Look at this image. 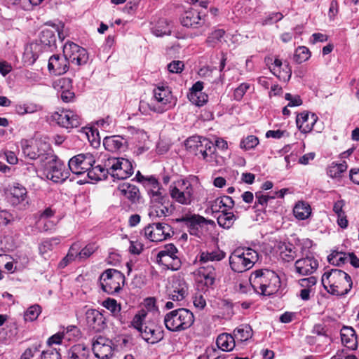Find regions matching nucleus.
<instances>
[{
	"label": "nucleus",
	"instance_id": "obj_1",
	"mask_svg": "<svg viewBox=\"0 0 359 359\" xmlns=\"http://www.w3.org/2000/svg\"><path fill=\"white\" fill-rule=\"evenodd\" d=\"M321 282L328 293L336 296L346 295L353 286L351 276L337 269L326 270L322 276Z\"/></svg>",
	"mask_w": 359,
	"mask_h": 359
},
{
	"label": "nucleus",
	"instance_id": "obj_2",
	"mask_svg": "<svg viewBox=\"0 0 359 359\" xmlns=\"http://www.w3.org/2000/svg\"><path fill=\"white\" fill-rule=\"evenodd\" d=\"M250 286L258 294L270 296L279 288L280 280L273 271L264 269L252 273L249 278Z\"/></svg>",
	"mask_w": 359,
	"mask_h": 359
},
{
	"label": "nucleus",
	"instance_id": "obj_3",
	"mask_svg": "<svg viewBox=\"0 0 359 359\" xmlns=\"http://www.w3.org/2000/svg\"><path fill=\"white\" fill-rule=\"evenodd\" d=\"M147 312L141 310L136 314L132 321L133 326L137 330L144 340L150 344H156L163 339V330L154 324L144 323Z\"/></svg>",
	"mask_w": 359,
	"mask_h": 359
},
{
	"label": "nucleus",
	"instance_id": "obj_4",
	"mask_svg": "<svg viewBox=\"0 0 359 359\" xmlns=\"http://www.w3.org/2000/svg\"><path fill=\"white\" fill-rule=\"evenodd\" d=\"M258 260V253L252 248H237L229 257L231 269L237 273L250 269Z\"/></svg>",
	"mask_w": 359,
	"mask_h": 359
},
{
	"label": "nucleus",
	"instance_id": "obj_5",
	"mask_svg": "<svg viewBox=\"0 0 359 359\" xmlns=\"http://www.w3.org/2000/svg\"><path fill=\"white\" fill-rule=\"evenodd\" d=\"M194 322V314L187 309L180 308L167 313L164 317L165 327L177 332L190 327Z\"/></svg>",
	"mask_w": 359,
	"mask_h": 359
},
{
	"label": "nucleus",
	"instance_id": "obj_6",
	"mask_svg": "<svg viewBox=\"0 0 359 359\" xmlns=\"http://www.w3.org/2000/svg\"><path fill=\"white\" fill-rule=\"evenodd\" d=\"M48 149L44 161L46 163V177L54 182H62L69 177V172L65 170V165L58 160L50 149L49 145H46Z\"/></svg>",
	"mask_w": 359,
	"mask_h": 359
},
{
	"label": "nucleus",
	"instance_id": "obj_7",
	"mask_svg": "<svg viewBox=\"0 0 359 359\" xmlns=\"http://www.w3.org/2000/svg\"><path fill=\"white\" fill-rule=\"evenodd\" d=\"M102 290L109 294L118 292L125 284V276L121 271L109 269L105 270L100 277Z\"/></svg>",
	"mask_w": 359,
	"mask_h": 359
},
{
	"label": "nucleus",
	"instance_id": "obj_8",
	"mask_svg": "<svg viewBox=\"0 0 359 359\" xmlns=\"http://www.w3.org/2000/svg\"><path fill=\"white\" fill-rule=\"evenodd\" d=\"M187 147L192 149L196 156L201 155L206 161H216V148L214 144L205 137H192L187 140Z\"/></svg>",
	"mask_w": 359,
	"mask_h": 359
},
{
	"label": "nucleus",
	"instance_id": "obj_9",
	"mask_svg": "<svg viewBox=\"0 0 359 359\" xmlns=\"http://www.w3.org/2000/svg\"><path fill=\"white\" fill-rule=\"evenodd\" d=\"M151 201L156 203L151 206L149 212V216L153 222L158 218L165 217L172 212L170 208L172 205L168 196L163 194L159 190H151Z\"/></svg>",
	"mask_w": 359,
	"mask_h": 359
},
{
	"label": "nucleus",
	"instance_id": "obj_10",
	"mask_svg": "<svg viewBox=\"0 0 359 359\" xmlns=\"http://www.w3.org/2000/svg\"><path fill=\"white\" fill-rule=\"evenodd\" d=\"M175 105V101L170 90L168 86H158L154 90V100L148 104L151 110L163 113L172 108Z\"/></svg>",
	"mask_w": 359,
	"mask_h": 359
},
{
	"label": "nucleus",
	"instance_id": "obj_11",
	"mask_svg": "<svg viewBox=\"0 0 359 359\" xmlns=\"http://www.w3.org/2000/svg\"><path fill=\"white\" fill-rule=\"evenodd\" d=\"M170 197L182 205H190L194 201V187L191 183L185 180L175 182L170 186Z\"/></svg>",
	"mask_w": 359,
	"mask_h": 359
},
{
	"label": "nucleus",
	"instance_id": "obj_12",
	"mask_svg": "<svg viewBox=\"0 0 359 359\" xmlns=\"http://www.w3.org/2000/svg\"><path fill=\"white\" fill-rule=\"evenodd\" d=\"M156 260L159 264L172 271H177L182 266V262L179 257V251L172 243L165 245L164 248L158 252Z\"/></svg>",
	"mask_w": 359,
	"mask_h": 359
},
{
	"label": "nucleus",
	"instance_id": "obj_13",
	"mask_svg": "<svg viewBox=\"0 0 359 359\" xmlns=\"http://www.w3.org/2000/svg\"><path fill=\"white\" fill-rule=\"evenodd\" d=\"M109 167L110 175L118 180H125L130 177L133 173L132 163L124 158H109L104 164Z\"/></svg>",
	"mask_w": 359,
	"mask_h": 359
},
{
	"label": "nucleus",
	"instance_id": "obj_14",
	"mask_svg": "<svg viewBox=\"0 0 359 359\" xmlns=\"http://www.w3.org/2000/svg\"><path fill=\"white\" fill-rule=\"evenodd\" d=\"M144 236L152 242L163 241L173 234L172 227L162 222H154L144 229Z\"/></svg>",
	"mask_w": 359,
	"mask_h": 359
},
{
	"label": "nucleus",
	"instance_id": "obj_15",
	"mask_svg": "<svg viewBox=\"0 0 359 359\" xmlns=\"http://www.w3.org/2000/svg\"><path fill=\"white\" fill-rule=\"evenodd\" d=\"M95 159L90 153L79 154L71 158L68 162L69 170L79 175L88 173V171L95 164Z\"/></svg>",
	"mask_w": 359,
	"mask_h": 359
},
{
	"label": "nucleus",
	"instance_id": "obj_16",
	"mask_svg": "<svg viewBox=\"0 0 359 359\" xmlns=\"http://www.w3.org/2000/svg\"><path fill=\"white\" fill-rule=\"evenodd\" d=\"M63 54L69 62L78 66L86 64L88 60L87 50L73 42H67L64 45Z\"/></svg>",
	"mask_w": 359,
	"mask_h": 359
},
{
	"label": "nucleus",
	"instance_id": "obj_17",
	"mask_svg": "<svg viewBox=\"0 0 359 359\" xmlns=\"http://www.w3.org/2000/svg\"><path fill=\"white\" fill-rule=\"evenodd\" d=\"M52 118L59 126L66 128H77L81 125L80 116L71 110L55 112Z\"/></svg>",
	"mask_w": 359,
	"mask_h": 359
},
{
	"label": "nucleus",
	"instance_id": "obj_18",
	"mask_svg": "<svg viewBox=\"0 0 359 359\" xmlns=\"http://www.w3.org/2000/svg\"><path fill=\"white\" fill-rule=\"evenodd\" d=\"M111 341L99 336L93 341V351L95 357L100 359H108L112 355Z\"/></svg>",
	"mask_w": 359,
	"mask_h": 359
},
{
	"label": "nucleus",
	"instance_id": "obj_19",
	"mask_svg": "<svg viewBox=\"0 0 359 359\" xmlns=\"http://www.w3.org/2000/svg\"><path fill=\"white\" fill-rule=\"evenodd\" d=\"M177 222L184 223L189 229V231L192 235H196L198 232V228L208 224V221L199 215H185L181 218L176 219Z\"/></svg>",
	"mask_w": 359,
	"mask_h": 359
},
{
	"label": "nucleus",
	"instance_id": "obj_20",
	"mask_svg": "<svg viewBox=\"0 0 359 359\" xmlns=\"http://www.w3.org/2000/svg\"><path fill=\"white\" fill-rule=\"evenodd\" d=\"M48 69L55 75L64 74L69 69V62L64 55H53L48 60Z\"/></svg>",
	"mask_w": 359,
	"mask_h": 359
},
{
	"label": "nucleus",
	"instance_id": "obj_21",
	"mask_svg": "<svg viewBox=\"0 0 359 359\" xmlns=\"http://www.w3.org/2000/svg\"><path fill=\"white\" fill-rule=\"evenodd\" d=\"M86 319L88 325L96 332L103 330L105 327L104 317L96 309H88Z\"/></svg>",
	"mask_w": 359,
	"mask_h": 359
},
{
	"label": "nucleus",
	"instance_id": "obj_22",
	"mask_svg": "<svg viewBox=\"0 0 359 359\" xmlns=\"http://www.w3.org/2000/svg\"><path fill=\"white\" fill-rule=\"evenodd\" d=\"M188 285L182 278H175L172 283L169 298L175 302L183 300L188 294Z\"/></svg>",
	"mask_w": 359,
	"mask_h": 359
},
{
	"label": "nucleus",
	"instance_id": "obj_23",
	"mask_svg": "<svg viewBox=\"0 0 359 359\" xmlns=\"http://www.w3.org/2000/svg\"><path fill=\"white\" fill-rule=\"evenodd\" d=\"M318 266L317 260L310 257L299 259L294 264L296 272L302 276L313 273L317 269Z\"/></svg>",
	"mask_w": 359,
	"mask_h": 359
},
{
	"label": "nucleus",
	"instance_id": "obj_24",
	"mask_svg": "<svg viewBox=\"0 0 359 359\" xmlns=\"http://www.w3.org/2000/svg\"><path fill=\"white\" fill-rule=\"evenodd\" d=\"M317 120L318 116L315 114L302 112L297 116L296 123L301 132L307 133L312 130Z\"/></svg>",
	"mask_w": 359,
	"mask_h": 359
},
{
	"label": "nucleus",
	"instance_id": "obj_25",
	"mask_svg": "<svg viewBox=\"0 0 359 359\" xmlns=\"http://www.w3.org/2000/svg\"><path fill=\"white\" fill-rule=\"evenodd\" d=\"M342 344L351 350L358 347V339L355 330L352 327L344 326L340 331Z\"/></svg>",
	"mask_w": 359,
	"mask_h": 359
},
{
	"label": "nucleus",
	"instance_id": "obj_26",
	"mask_svg": "<svg viewBox=\"0 0 359 359\" xmlns=\"http://www.w3.org/2000/svg\"><path fill=\"white\" fill-rule=\"evenodd\" d=\"M203 88V82H196L191 88L188 95L189 100L194 104L202 106L208 101V95L202 93Z\"/></svg>",
	"mask_w": 359,
	"mask_h": 359
},
{
	"label": "nucleus",
	"instance_id": "obj_27",
	"mask_svg": "<svg viewBox=\"0 0 359 359\" xmlns=\"http://www.w3.org/2000/svg\"><path fill=\"white\" fill-rule=\"evenodd\" d=\"M181 24L187 27H198L201 26L204 21L201 19L199 13L194 9L185 11L181 19Z\"/></svg>",
	"mask_w": 359,
	"mask_h": 359
},
{
	"label": "nucleus",
	"instance_id": "obj_28",
	"mask_svg": "<svg viewBox=\"0 0 359 359\" xmlns=\"http://www.w3.org/2000/svg\"><path fill=\"white\" fill-rule=\"evenodd\" d=\"M56 32L59 37H60V32H58L57 28L55 26H53L50 28H44L40 34L41 43L45 46L50 47L52 46H55L56 43Z\"/></svg>",
	"mask_w": 359,
	"mask_h": 359
},
{
	"label": "nucleus",
	"instance_id": "obj_29",
	"mask_svg": "<svg viewBox=\"0 0 359 359\" xmlns=\"http://www.w3.org/2000/svg\"><path fill=\"white\" fill-rule=\"evenodd\" d=\"M126 143L125 139L119 135L106 137L104 139L103 144L108 151L114 152L123 149Z\"/></svg>",
	"mask_w": 359,
	"mask_h": 359
},
{
	"label": "nucleus",
	"instance_id": "obj_30",
	"mask_svg": "<svg viewBox=\"0 0 359 359\" xmlns=\"http://www.w3.org/2000/svg\"><path fill=\"white\" fill-rule=\"evenodd\" d=\"M235 338L230 334H220L216 340L217 347L223 351H231L235 346Z\"/></svg>",
	"mask_w": 359,
	"mask_h": 359
},
{
	"label": "nucleus",
	"instance_id": "obj_31",
	"mask_svg": "<svg viewBox=\"0 0 359 359\" xmlns=\"http://www.w3.org/2000/svg\"><path fill=\"white\" fill-rule=\"evenodd\" d=\"M89 351L83 344L72 346L67 352V359H88Z\"/></svg>",
	"mask_w": 359,
	"mask_h": 359
},
{
	"label": "nucleus",
	"instance_id": "obj_32",
	"mask_svg": "<svg viewBox=\"0 0 359 359\" xmlns=\"http://www.w3.org/2000/svg\"><path fill=\"white\" fill-rule=\"evenodd\" d=\"M199 274L203 278L204 284L207 287L212 286L215 280L217 273L215 267L212 265H207L201 267Z\"/></svg>",
	"mask_w": 359,
	"mask_h": 359
},
{
	"label": "nucleus",
	"instance_id": "obj_33",
	"mask_svg": "<svg viewBox=\"0 0 359 359\" xmlns=\"http://www.w3.org/2000/svg\"><path fill=\"white\" fill-rule=\"evenodd\" d=\"M225 252L219 249L211 252H202L200 254L199 261L203 263L208 262H219L225 257Z\"/></svg>",
	"mask_w": 359,
	"mask_h": 359
},
{
	"label": "nucleus",
	"instance_id": "obj_34",
	"mask_svg": "<svg viewBox=\"0 0 359 359\" xmlns=\"http://www.w3.org/2000/svg\"><path fill=\"white\" fill-rule=\"evenodd\" d=\"M293 212L297 219L304 220L310 216L311 208L309 203L299 201L294 207Z\"/></svg>",
	"mask_w": 359,
	"mask_h": 359
},
{
	"label": "nucleus",
	"instance_id": "obj_35",
	"mask_svg": "<svg viewBox=\"0 0 359 359\" xmlns=\"http://www.w3.org/2000/svg\"><path fill=\"white\" fill-rule=\"evenodd\" d=\"M225 32L224 29H216L212 32L208 36L205 43L208 46L215 48L219 46L224 40Z\"/></svg>",
	"mask_w": 359,
	"mask_h": 359
},
{
	"label": "nucleus",
	"instance_id": "obj_36",
	"mask_svg": "<svg viewBox=\"0 0 359 359\" xmlns=\"http://www.w3.org/2000/svg\"><path fill=\"white\" fill-rule=\"evenodd\" d=\"M118 191L133 202L138 198L139 189L135 185L123 183L118 186Z\"/></svg>",
	"mask_w": 359,
	"mask_h": 359
},
{
	"label": "nucleus",
	"instance_id": "obj_37",
	"mask_svg": "<svg viewBox=\"0 0 359 359\" xmlns=\"http://www.w3.org/2000/svg\"><path fill=\"white\" fill-rule=\"evenodd\" d=\"M252 334L253 332L252 327L247 324L241 325L233 331V337L241 341L248 340L252 337Z\"/></svg>",
	"mask_w": 359,
	"mask_h": 359
},
{
	"label": "nucleus",
	"instance_id": "obj_38",
	"mask_svg": "<svg viewBox=\"0 0 359 359\" xmlns=\"http://www.w3.org/2000/svg\"><path fill=\"white\" fill-rule=\"evenodd\" d=\"M109 173V167L104 168L102 165L92 166L88 171L87 175L89 179L93 180H102L107 177V175Z\"/></svg>",
	"mask_w": 359,
	"mask_h": 359
},
{
	"label": "nucleus",
	"instance_id": "obj_39",
	"mask_svg": "<svg viewBox=\"0 0 359 359\" xmlns=\"http://www.w3.org/2000/svg\"><path fill=\"white\" fill-rule=\"evenodd\" d=\"M218 224L224 228L229 229L236 220V216L231 212L222 210L217 217Z\"/></svg>",
	"mask_w": 359,
	"mask_h": 359
},
{
	"label": "nucleus",
	"instance_id": "obj_40",
	"mask_svg": "<svg viewBox=\"0 0 359 359\" xmlns=\"http://www.w3.org/2000/svg\"><path fill=\"white\" fill-rule=\"evenodd\" d=\"M171 27L165 20H161L156 25L152 28V33L156 36L170 35L172 32Z\"/></svg>",
	"mask_w": 359,
	"mask_h": 359
},
{
	"label": "nucleus",
	"instance_id": "obj_41",
	"mask_svg": "<svg viewBox=\"0 0 359 359\" xmlns=\"http://www.w3.org/2000/svg\"><path fill=\"white\" fill-rule=\"evenodd\" d=\"M10 191L11 195L17 199L18 203L24 201L27 198V191L26 188L18 182L13 183Z\"/></svg>",
	"mask_w": 359,
	"mask_h": 359
},
{
	"label": "nucleus",
	"instance_id": "obj_42",
	"mask_svg": "<svg viewBox=\"0 0 359 359\" xmlns=\"http://www.w3.org/2000/svg\"><path fill=\"white\" fill-rule=\"evenodd\" d=\"M348 258V253L333 251L330 255H328L327 260L329 263L332 265L341 266L345 264Z\"/></svg>",
	"mask_w": 359,
	"mask_h": 359
},
{
	"label": "nucleus",
	"instance_id": "obj_43",
	"mask_svg": "<svg viewBox=\"0 0 359 359\" xmlns=\"http://www.w3.org/2000/svg\"><path fill=\"white\" fill-rule=\"evenodd\" d=\"M22 149L23 154L30 159L41 158V161H44L46 154L39 152V151H35L32 146L27 144V141L22 142Z\"/></svg>",
	"mask_w": 359,
	"mask_h": 359
},
{
	"label": "nucleus",
	"instance_id": "obj_44",
	"mask_svg": "<svg viewBox=\"0 0 359 359\" xmlns=\"http://www.w3.org/2000/svg\"><path fill=\"white\" fill-rule=\"evenodd\" d=\"M282 259L285 262L294 260L297 256L296 247L292 243H287L284 245V249L280 252Z\"/></svg>",
	"mask_w": 359,
	"mask_h": 359
},
{
	"label": "nucleus",
	"instance_id": "obj_45",
	"mask_svg": "<svg viewBox=\"0 0 359 359\" xmlns=\"http://www.w3.org/2000/svg\"><path fill=\"white\" fill-rule=\"evenodd\" d=\"M53 243H55V244H57L59 243V239L53 238L43 241L39 245L40 255L46 257V255L53 250Z\"/></svg>",
	"mask_w": 359,
	"mask_h": 359
},
{
	"label": "nucleus",
	"instance_id": "obj_46",
	"mask_svg": "<svg viewBox=\"0 0 359 359\" xmlns=\"http://www.w3.org/2000/svg\"><path fill=\"white\" fill-rule=\"evenodd\" d=\"M347 169V165L345 162L339 164H332L328 171L327 174L332 178H337L341 177V174Z\"/></svg>",
	"mask_w": 359,
	"mask_h": 359
},
{
	"label": "nucleus",
	"instance_id": "obj_47",
	"mask_svg": "<svg viewBox=\"0 0 359 359\" xmlns=\"http://www.w3.org/2000/svg\"><path fill=\"white\" fill-rule=\"evenodd\" d=\"M311 56V53L305 46H299L297 48L294 55V60L299 64L302 63L307 60Z\"/></svg>",
	"mask_w": 359,
	"mask_h": 359
},
{
	"label": "nucleus",
	"instance_id": "obj_48",
	"mask_svg": "<svg viewBox=\"0 0 359 359\" xmlns=\"http://www.w3.org/2000/svg\"><path fill=\"white\" fill-rule=\"evenodd\" d=\"M102 306L107 310L110 311L113 316H117L121 311V305L118 304L116 300L108 298L102 303Z\"/></svg>",
	"mask_w": 359,
	"mask_h": 359
},
{
	"label": "nucleus",
	"instance_id": "obj_49",
	"mask_svg": "<svg viewBox=\"0 0 359 359\" xmlns=\"http://www.w3.org/2000/svg\"><path fill=\"white\" fill-rule=\"evenodd\" d=\"M53 87L57 90H69L72 86V81L69 78H60L53 82Z\"/></svg>",
	"mask_w": 359,
	"mask_h": 359
},
{
	"label": "nucleus",
	"instance_id": "obj_50",
	"mask_svg": "<svg viewBox=\"0 0 359 359\" xmlns=\"http://www.w3.org/2000/svg\"><path fill=\"white\" fill-rule=\"evenodd\" d=\"M41 312V306L38 304L31 306L28 308L27 311L25 313V320L26 321H34L35 320L39 315Z\"/></svg>",
	"mask_w": 359,
	"mask_h": 359
},
{
	"label": "nucleus",
	"instance_id": "obj_51",
	"mask_svg": "<svg viewBox=\"0 0 359 359\" xmlns=\"http://www.w3.org/2000/svg\"><path fill=\"white\" fill-rule=\"evenodd\" d=\"M259 144V139L255 135H248L243 138L240 144L241 149L249 150L255 148Z\"/></svg>",
	"mask_w": 359,
	"mask_h": 359
},
{
	"label": "nucleus",
	"instance_id": "obj_52",
	"mask_svg": "<svg viewBox=\"0 0 359 359\" xmlns=\"http://www.w3.org/2000/svg\"><path fill=\"white\" fill-rule=\"evenodd\" d=\"M250 84L248 83H242L237 87L233 92L234 100L239 101L241 100L247 90L250 88Z\"/></svg>",
	"mask_w": 359,
	"mask_h": 359
},
{
	"label": "nucleus",
	"instance_id": "obj_53",
	"mask_svg": "<svg viewBox=\"0 0 359 359\" xmlns=\"http://www.w3.org/2000/svg\"><path fill=\"white\" fill-rule=\"evenodd\" d=\"M96 249L95 244H88L78 253L77 256L80 259H86L93 255Z\"/></svg>",
	"mask_w": 359,
	"mask_h": 359
},
{
	"label": "nucleus",
	"instance_id": "obj_54",
	"mask_svg": "<svg viewBox=\"0 0 359 359\" xmlns=\"http://www.w3.org/2000/svg\"><path fill=\"white\" fill-rule=\"evenodd\" d=\"M283 18V15L281 13H271L265 19L262 20V25H271L281 20Z\"/></svg>",
	"mask_w": 359,
	"mask_h": 359
},
{
	"label": "nucleus",
	"instance_id": "obj_55",
	"mask_svg": "<svg viewBox=\"0 0 359 359\" xmlns=\"http://www.w3.org/2000/svg\"><path fill=\"white\" fill-rule=\"evenodd\" d=\"M209 208L212 213H221L222 208H225L221 197H218L212 201L209 202Z\"/></svg>",
	"mask_w": 359,
	"mask_h": 359
},
{
	"label": "nucleus",
	"instance_id": "obj_56",
	"mask_svg": "<svg viewBox=\"0 0 359 359\" xmlns=\"http://www.w3.org/2000/svg\"><path fill=\"white\" fill-rule=\"evenodd\" d=\"M37 226L41 231H48L53 229L56 223L50 219H44L42 223H40V219L37 221Z\"/></svg>",
	"mask_w": 359,
	"mask_h": 359
},
{
	"label": "nucleus",
	"instance_id": "obj_57",
	"mask_svg": "<svg viewBox=\"0 0 359 359\" xmlns=\"http://www.w3.org/2000/svg\"><path fill=\"white\" fill-rule=\"evenodd\" d=\"M40 344H34L32 347L27 348L22 354L20 359H31L35 353L40 351Z\"/></svg>",
	"mask_w": 359,
	"mask_h": 359
},
{
	"label": "nucleus",
	"instance_id": "obj_58",
	"mask_svg": "<svg viewBox=\"0 0 359 359\" xmlns=\"http://www.w3.org/2000/svg\"><path fill=\"white\" fill-rule=\"evenodd\" d=\"M13 215L11 212L0 208V224L6 226L13 221Z\"/></svg>",
	"mask_w": 359,
	"mask_h": 359
},
{
	"label": "nucleus",
	"instance_id": "obj_59",
	"mask_svg": "<svg viewBox=\"0 0 359 359\" xmlns=\"http://www.w3.org/2000/svg\"><path fill=\"white\" fill-rule=\"evenodd\" d=\"M285 99L289 101L287 107H297L302 104V100L299 95H292L290 93H286L285 95Z\"/></svg>",
	"mask_w": 359,
	"mask_h": 359
},
{
	"label": "nucleus",
	"instance_id": "obj_60",
	"mask_svg": "<svg viewBox=\"0 0 359 359\" xmlns=\"http://www.w3.org/2000/svg\"><path fill=\"white\" fill-rule=\"evenodd\" d=\"M184 68V63L180 60H174L168 65V69L171 73H180Z\"/></svg>",
	"mask_w": 359,
	"mask_h": 359
},
{
	"label": "nucleus",
	"instance_id": "obj_61",
	"mask_svg": "<svg viewBox=\"0 0 359 359\" xmlns=\"http://www.w3.org/2000/svg\"><path fill=\"white\" fill-rule=\"evenodd\" d=\"M76 247H77V245H76V244L72 245V247L70 248V249L69 250L67 255L60 262V264L61 266H66L69 261H72L74 259L75 254L77 253L76 252Z\"/></svg>",
	"mask_w": 359,
	"mask_h": 359
},
{
	"label": "nucleus",
	"instance_id": "obj_62",
	"mask_svg": "<svg viewBox=\"0 0 359 359\" xmlns=\"http://www.w3.org/2000/svg\"><path fill=\"white\" fill-rule=\"evenodd\" d=\"M41 359H61V357L55 349H49L42 352Z\"/></svg>",
	"mask_w": 359,
	"mask_h": 359
},
{
	"label": "nucleus",
	"instance_id": "obj_63",
	"mask_svg": "<svg viewBox=\"0 0 359 359\" xmlns=\"http://www.w3.org/2000/svg\"><path fill=\"white\" fill-rule=\"evenodd\" d=\"M25 77L27 81L32 83H38L41 80V77L39 74L32 71H26L25 73Z\"/></svg>",
	"mask_w": 359,
	"mask_h": 359
},
{
	"label": "nucleus",
	"instance_id": "obj_64",
	"mask_svg": "<svg viewBox=\"0 0 359 359\" xmlns=\"http://www.w3.org/2000/svg\"><path fill=\"white\" fill-rule=\"evenodd\" d=\"M317 279L315 276H310L308 278L299 280V284L302 287L309 288L316 284Z\"/></svg>",
	"mask_w": 359,
	"mask_h": 359
}]
</instances>
